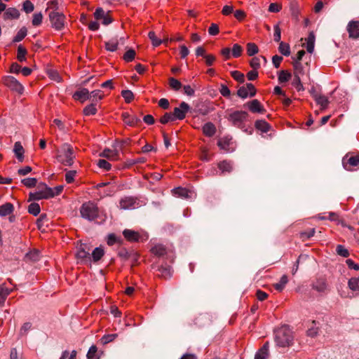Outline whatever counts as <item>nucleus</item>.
<instances>
[{"mask_svg":"<svg viewBox=\"0 0 359 359\" xmlns=\"http://www.w3.org/2000/svg\"><path fill=\"white\" fill-rule=\"evenodd\" d=\"M293 334L290 329L287 326L278 328L275 332V341L280 347H287L292 345Z\"/></svg>","mask_w":359,"mask_h":359,"instance_id":"nucleus-1","label":"nucleus"},{"mask_svg":"<svg viewBox=\"0 0 359 359\" xmlns=\"http://www.w3.org/2000/svg\"><path fill=\"white\" fill-rule=\"evenodd\" d=\"M54 197L53 189L48 187L45 183H40L37 186V190L35 192H31L29 194V201H39Z\"/></svg>","mask_w":359,"mask_h":359,"instance_id":"nucleus-2","label":"nucleus"},{"mask_svg":"<svg viewBox=\"0 0 359 359\" xmlns=\"http://www.w3.org/2000/svg\"><path fill=\"white\" fill-rule=\"evenodd\" d=\"M73 148L69 144H64L57 156V161L65 165L71 166L74 163Z\"/></svg>","mask_w":359,"mask_h":359,"instance_id":"nucleus-3","label":"nucleus"},{"mask_svg":"<svg viewBox=\"0 0 359 359\" xmlns=\"http://www.w3.org/2000/svg\"><path fill=\"white\" fill-rule=\"evenodd\" d=\"M80 213L83 218L88 221H93L97 218L99 209L95 203L88 201L81 205L80 208Z\"/></svg>","mask_w":359,"mask_h":359,"instance_id":"nucleus-4","label":"nucleus"},{"mask_svg":"<svg viewBox=\"0 0 359 359\" xmlns=\"http://www.w3.org/2000/svg\"><path fill=\"white\" fill-rule=\"evenodd\" d=\"M2 83L12 91L18 94H22L24 92L23 86L13 76H5L2 78Z\"/></svg>","mask_w":359,"mask_h":359,"instance_id":"nucleus-5","label":"nucleus"},{"mask_svg":"<svg viewBox=\"0 0 359 359\" xmlns=\"http://www.w3.org/2000/svg\"><path fill=\"white\" fill-rule=\"evenodd\" d=\"M248 117V112L245 111H235L229 114L227 118L234 126L241 128L243 123L247 121Z\"/></svg>","mask_w":359,"mask_h":359,"instance_id":"nucleus-6","label":"nucleus"},{"mask_svg":"<svg viewBox=\"0 0 359 359\" xmlns=\"http://www.w3.org/2000/svg\"><path fill=\"white\" fill-rule=\"evenodd\" d=\"M189 105L187 103L182 102L180 103L179 107L174 108L172 114L175 121L183 120L186 117V115L189 112Z\"/></svg>","mask_w":359,"mask_h":359,"instance_id":"nucleus-7","label":"nucleus"},{"mask_svg":"<svg viewBox=\"0 0 359 359\" xmlns=\"http://www.w3.org/2000/svg\"><path fill=\"white\" fill-rule=\"evenodd\" d=\"M90 247L86 243H81L77 247L76 257L81 261H90Z\"/></svg>","mask_w":359,"mask_h":359,"instance_id":"nucleus-8","label":"nucleus"},{"mask_svg":"<svg viewBox=\"0 0 359 359\" xmlns=\"http://www.w3.org/2000/svg\"><path fill=\"white\" fill-rule=\"evenodd\" d=\"M94 16L96 20H102V22H113L116 21L110 11L105 12L102 8H97L95 13Z\"/></svg>","mask_w":359,"mask_h":359,"instance_id":"nucleus-9","label":"nucleus"},{"mask_svg":"<svg viewBox=\"0 0 359 359\" xmlns=\"http://www.w3.org/2000/svg\"><path fill=\"white\" fill-rule=\"evenodd\" d=\"M342 164L346 170L351 171L353 167H359V155L351 156L348 157L347 156L343 158Z\"/></svg>","mask_w":359,"mask_h":359,"instance_id":"nucleus-10","label":"nucleus"},{"mask_svg":"<svg viewBox=\"0 0 359 359\" xmlns=\"http://www.w3.org/2000/svg\"><path fill=\"white\" fill-rule=\"evenodd\" d=\"M137 201L131 196H126L122 198L119 201V207L123 210H130L135 208Z\"/></svg>","mask_w":359,"mask_h":359,"instance_id":"nucleus-11","label":"nucleus"},{"mask_svg":"<svg viewBox=\"0 0 359 359\" xmlns=\"http://www.w3.org/2000/svg\"><path fill=\"white\" fill-rule=\"evenodd\" d=\"M245 106H248L250 111L252 113L263 114L265 112L264 108L258 100H253L250 102H248L245 104Z\"/></svg>","mask_w":359,"mask_h":359,"instance_id":"nucleus-12","label":"nucleus"},{"mask_svg":"<svg viewBox=\"0 0 359 359\" xmlns=\"http://www.w3.org/2000/svg\"><path fill=\"white\" fill-rule=\"evenodd\" d=\"M121 116L124 123L129 126H135L141 121L140 118L136 115H131L128 112L123 113Z\"/></svg>","mask_w":359,"mask_h":359,"instance_id":"nucleus-13","label":"nucleus"},{"mask_svg":"<svg viewBox=\"0 0 359 359\" xmlns=\"http://www.w3.org/2000/svg\"><path fill=\"white\" fill-rule=\"evenodd\" d=\"M327 287V281L324 278H318L312 283V288L318 292H325Z\"/></svg>","mask_w":359,"mask_h":359,"instance_id":"nucleus-14","label":"nucleus"},{"mask_svg":"<svg viewBox=\"0 0 359 359\" xmlns=\"http://www.w3.org/2000/svg\"><path fill=\"white\" fill-rule=\"evenodd\" d=\"M73 97L76 100L83 102L87 100H90V93L87 88H82L80 90L76 91L73 95Z\"/></svg>","mask_w":359,"mask_h":359,"instance_id":"nucleus-15","label":"nucleus"},{"mask_svg":"<svg viewBox=\"0 0 359 359\" xmlns=\"http://www.w3.org/2000/svg\"><path fill=\"white\" fill-rule=\"evenodd\" d=\"M269 356V343L266 341L255 355V359H266Z\"/></svg>","mask_w":359,"mask_h":359,"instance_id":"nucleus-16","label":"nucleus"},{"mask_svg":"<svg viewBox=\"0 0 359 359\" xmlns=\"http://www.w3.org/2000/svg\"><path fill=\"white\" fill-rule=\"evenodd\" d=\"M100 156L107 158L111 161H115L118 158V151L116 149H104L102 152L100 154Z\"/></svg>","mask_w":359,"mask_h":359,"instance_id":"nucleus-17","label":"nucleus"},{"mask_svg":"<svg viewBox=\"0 0 359 359\" xmlns=\"http://www.w3.org/2000/svg\"><path fill=\"white\" fill-rule=\"evenodd\" d=\"M13 152L19 162L24 161L25 150L20 142H16L14 144Z\"/></svg>","mask_w":359,"mask_h":359,"instance_id":"nucleus-18","label":"nucleus"},{"mask_svg":"<svg viewBox=\"0 0 359 359\" xmlns=\"http://www.w3.org/2000/svg\"><path fill=\"white\" fill-rule=\"evenodd\" d=\"M306 41V50L309 53H313L314 50V44L316 41V36L313 31H311L309 34V36L306 39H305Z\"/></svg>","mask_w":359,"mask_h":359,"instance_id":"nucleus-19","label":"nucleus"},{"mask_svg":"<svg viewBox=\"0 0 359 359\" xmlns=\"http://www.w3.org/2000/svg\"><path fill=\"white\" fill-rule=\"evenodd\" d=\"M49 20L51 22H64L66 16L62 13L51 11L49 13Z\"/></svg>","mask_w":359,"mask_h":359,"instance_id":"nucleus-20","label":"nucleus"},{"mask_svg":"<svg viewBox=\"0 0 359 359\" xmlns=\"http://www.w3.org/2000/svg\"><path fill=\"white\" fill-rule=\"evenodd\" d=\"M20 15L19 11L15 8H8L4 13V19L5 20H11L17 19Z\"/></svg>","mask_w":359,"mask_h":359,"instance_id":"nucleus-21","label":"nucleus"},{"mask_svg":"<svg viewBox=\"0 0 359 359\" xmlns=\"http://www.w3.org/2000/svg\"><path fill=\"white\" fill-rule=\"evenodd\" d=\"M347 31L350 38H359V24H348Z\"/></svg>","mask_w":359,"mask_h":359,"instance_id":"nucleus-22","label":"nucleus"},{"mask_svg":"<svg viewBox=\"0 0 359 359\" xmlns=\"http://www.w3.org/2000/svg\"><path fill=\"white\" fill-rule=\"evenodd\" d=\"M12 289H8L5 286V284H0V305L3 306L4 302L9 295V294L12 292Z\"/></svg>","mask_w":359,"mask_h":359,"instance_id":"nucleus-23","label":"nucleus"},{"mask_svg":"<svg viewBox=\"0 0 359 359\" xmlns=\"http://www.w3.org/2000/svg\"><path fill=\"white\" fill-rule=\"evenodd\" d=\"M14 210V207L11 203H6L0 206V216L5 217L11 215Z\"/></svg>","mask_w":359,"mask_h":359,"instance_id":"nucleus-24","label":"nucleus"},{"mask_svg":"<svg viewBox=\"0 0 359 359\" xmlns=\"http://www.w3.org/2000/svg\"><path fill=\"white\" fill-rule=\"evenodd\" d=\"M124 237L129 241H138L140 235L137 231L125 229L123 232Z\"/></svg>","mask_w":359,"mask_h":359,"instance_id":"nucleus-25","label":"nucleus"},{"mask_svg":"<svg viewBox=\"0 0 359 359\" xmlns=\"http://www.w3.org/2000/svg\"><path fill=\"white\" fill-rule=\"evenodd\" d=\"M231 144V138L227 137L220 139L218 142V147L226 152L230 151V144Z\"/></svg>","mask_w":359,"mask_h":359,"instance_id":"nucleus-26","label":"nucleus"},{"mask_svg":"<svg viewBox=\"0 0 359 359\" xmlns=\"http://www.w3.org/2000/svg\"><path fill=\"white\" fill-rule=\"evenodd\" d=\"M313 98L317 102V104H320L321 106L322 109H325L327 107V105L329 104V100L327 97L324 95H321L319 94H314Z\"/></svg>","mask_w":359,"mask_h":359,"instance_id":"nucleus-27","label":"nucleus"},{"mask_svg":"<svg viewBox=\"0 0 359 359\" xmlns=\"http://www.w3.org/2000/svg\"><path fill=\"white\" fill-rule=\"evenodd\" d=\"M203 132L206 136L212 137L216 132V128L212 123L208 122L203 126Z\"/></svg>","mask_w":359,"mask_h":359,"instance_id":"nucleus-28","label":"nucleus"},{"mask_svg":"<svg viewBox=\"0 0 359 359\" xmlns=\"http://www.w3.org/2000/svg\"><path fill=\"white\" fill-rule=\"evenodd\" d=\"M151 252L157 256V257H162L167 253L166 248L164 245L161 244H157L155 245L151 250Z\"/></svg>","mask_w":359,"mask_h":359,"instance_id":"nucleus-29","label":"nucleus"},{"mask_svg":"<svg viewBox=\"0 0 359 359\" xmlns=\"http://www.w3.org/2000/svg\"><path fill=\"white\" fill-rule=\"evenodd\" d=\"M218 168L222 172L230 173L233 170V165L230 161H223L218 163Z\"/></svg>","mask_w":359,"mask_h":359,"instance_id":"nucleus-30","label":"nucleus"},{"mask_svg":"<svg viewBox=\"0 0 359 359\" xmlns=\"http://www.w3.org/2000/svg\"><path fill=\"white\" fill-rule=\"evenodd\" d=\"M255 128L263 133H266L270 129V125L264 120H258L255 122Z\"/></svg>","mask_w":359,"mask_h":359,"instance_id":"nucleus-31","label":"nucleus"},{"mask_svg":"<svg viewBox=\"0 0 359 359\" xmlns=\"http://www.w3.org/2000/svg\"><path fill=\"white\" fill-rule=\"evenodd\" d=\"M118 42L117 39H111L104 42L105 49L108 51L114 52L118 49Z\"/></svg>","mask_w":359,"mask_h":359,"instance_id":"nucleus-32","label":"nucleus"},{"mask_svg":"<svg viewBox=\"0 0 359 359\" xmlns=\"http://www.w3.org/2000/svg\"><path fill=\"white\" fill-rule=\"evenodd\" d=\"M104 254V250L101 247H97L93 250L90 257L94 262H97L103 257Z\"/></svg>","mask_w":359,"mask_h":359,"instance_id":"nucleus-33","label":"nucleus"},{"mask_svg":"<svg viewBox=\"0 0 359 359\" xmlns=\"http://www.w3.org/2000/svg\"><path fill=\"white\" fill-rule=\"evenodd\" d=\"M27 29L25 27H22L15 36L13 39V42L17 43L21 41L27 35Z\"/></svg>","mask_w":359,"mask_h":359,"instance_id":"nucleus-34","label":"nucleus"},{"mask_svg":"<svg viewBox=\"0 0 359 359\" xmlns=\"http://www.w3.org/2000/svg\"><path fill=\"white\" fill-rule=\"evenodd\" d=\"M293 67H294V76L298 75V76H300L301 75L304 74V67H303L302 64L301 63V62L294 61Z\"/></svg>","mask_w":359,"mask_h":359,"instance_id":"nucleus-35","label":"nucleus"},{"mask_svg":"<svg viewBox=\"0 0 359 359\" xmlns=\"http://www.w3.org/2000/svg\"><path fill=\"white\" fill-rule=\"evenodd\" d=\"M173 192L175 194L184 198H189L190 194V191L188 189L182 187H177L174 189Z\"/></svg>","mask_w":359,"mask_h":359,"instance_id":"nucleus-36","label":"nucleus"},{"mask_svg":"<svg viewBox=\"0 0 359 359\" xmlns=\"http://www.w3.org/2000/svg\"><path fill=\"white\" fill-rule=\"evenodd\" d=\"M40 205L36 203H32L28 206V212L33 215L34 216H37L40 213Z\"/></svg>","mask_w":359,"mask_h":359,"instance_id":"nucleus-37","label":"nucleus"},{"mask_svg":"<svg viewBox=\"0 0 359 359\" xmlns=\"http://www.w3.org/2000/svg\"><path fill=\"white\" fill-rule=\"evenodd\" d=\"M27 51L26 48L22 46V45L18 46V54H17V59L20 62H23L26 60V54Z\"/></svg>","mask_w":359,"mask_h":359,"instance_id":"nucleus-38","label":"nucleus"},{"mask_svg":"<svg viewBox=\"0 0 359 359\" xmlns=\"http://www.w3.org/2000/svg\"><path fill=\"white\" fill-rule=\"evenodd\" d=\"M348 287L353 291H359V278H351L348 282Z\"/></svg>","mask_w":359,"mask_h":359,"instance_id":"nucleus-39","label":"nucleus"},{"mask_svg":"<svg viewBox=\"0 0 359 359\" xmlns=\"http://www.w3.org/2000/svg\"><path fill=\"white\" fill-rule=\"evenodd\" d=\"M279 52L283 55L288 56L290 54V47L288 43L280 42L278 47Z\"/></svg>","mask_w":359,"mask_h":359,"instance_id":"nucleus-40","label":"nucleus"},{"mask_svg":"<svg viewBox=\"0 0 359 359\" xmlns=\"http://www.w3.org/2000/svg\"><path fill=\"white\" fill-rule=\"evenodd\" d=\"M21 183L27 188H32L36 186L37 180L34 177L25 178L21 180Z\"/></svg>","mask_w":359,"mask_h":359,"instance_id":"nucleus-41","label":"nucleus"},{"mask_svg":"<svg viewBox=\"0 0 359 359\" xmlns=\"http://www.w3.org/2000/svg\"><path fill=\"white\" fill-rule=\"evenodd\" d=\"M148 36L149 39L151 41L152 45L154 47H157L160 46L161 43H163V41L158 38L156 37V33L153 31H151L148 34Z\"/></svg>","mask_w":359,"mask_h":359,"instance_id":"nucleus-42","label":"nucleus"},{"mask_svg":"<svg viewBox=\"0 0 359 359\" xmlns=\"http://www.w3.org/2000/svg\"><path fill=\"white\" fill-rule=\"evenodd\" d=\"M175 121V120L171 112L165 113L159 119L160 123L164 125Z\"/></svg>","mask_w":359,"mask_h":359,"instance_id":"nucleus-43","label":"nucleus"},{"mask_svg":"<svg viewBox=\"0 0 359 359\" xmlns=\"http://www.w3.org/2000/svg\"><path fill=\"white\" fill-rule=\"evenodd\" d=\"M291 76H292L290 72H288L287 71L281 70L279 72L278 81L280 83L287 82L290 79Z\"/></svg>","mask_w":359,"mask_h":359,"instance_id":"nucleus-44","label":"nucleus"},{"mask_svg":"<svg viewBox=\"0 0 359 359\" xmlns=\"http://www.w3.org/2000/svg\"><path fill=\"white\" fill-rule=\"evenodd\" d=\"M97 348L96 346L93 345L90 347L87 353L88 359H99L100 357L97 355Z\"/></svg>","mask_w":359,"mask_h":359,"instance_id":"nucleus-45","label":"nucleus"},{"mask_svg":"<svg viewBox=\"0 0 359 359\" xmlns=\"http://www.w3.org/2000/svg\"><path fill=\"white\" fill-rule=\"evenodd\" d=\"M287 276L286 275H283L280 278L279 283L274 284V287L276 288V290L281 291L284 288L285 285L287 284Z\"/></svg>","mask_w":359,"mask_h":359,"instance_id":"nucleus-46","label":"nucleus"},{"mask_svg":"<svg viewBox=\"0 0 359 359\" xmlns=\"http://www.w3.org/2000/svg\"><path fill=\"white\" fill-rule=\"evenodd\" d=\"M135 55H136V53H135V50L130 48L125 53V54L123 56V59L126 62H131L135 59Z\"/></svg>","mask_w":359,"mask_h":359,"instance_id":"nucleus-47","label":"nucleus"},{"mask_svg":"<svg viewBox=\"0 0 359 359\" xmlns=\"http://www.w3.org/2000/svg\"><path fill=\"white\" fill-rule=\"evenodd\" d=\"M97 112L95 104L92 103L83 109V114L86 116L94 115Z\"/></svg>","mask_w":359,"mask_h":359,"instance_id":"nucleus-48","label":"nucleus"},{"mask_svg":"<svg viewBox=\"0 0 359 359\" xmlns=\"http://www.w3.org/2000/svg\"><path fill=\"white\" fill-rule=\"evenodd\" d=\"M259 51L258 47L255 43H249L247 44V53L249 56H252Z\"/></svg>","mask_w":359,"mask_h":359,"instance_id":"nucleus-49","label":"nucleus"},{"mask_svg":"<svg viewBox=\"0 0 359 359\" xmlns=\"http://www.w3.org/2000/svg\"><path fill=\"white\" fill-rule=\"evenodd\" d=\"M121 95L127 103H130L134 99V95L130 90H122Z\"/></svg>","mask_w":359,"mask_h":359,"instance_id":"nucleus-50","label":"nucleus"},{"mask_svg":"<svg viewBox=\"0 0 359 359\" xmlns=\"http://www.w3.org/2000/svg\"><path fill=\"white\" fill-rule=\"evenodd\" d=\"M292 85L298 91L304 90V86L301 82L300 76H298V75H294L292 81Z\"/></svg>","mask_w":359,"mask_h":359,"instance_id":"nucleus-51","label":"nucleus"},{"mask_svg":"<svg viewBox=\"0 0 359 359\" xmlns=\"http://www.w3.org/2000/svg\"><path fill=\"white\" fill-rule=\"evenodd\" d=\"M26 258L28 260L36 262L39 259V252L38 250H33L26 254Z\"/></svg>","mask_w":359,"mask_h":359,"instance_id":"nucleus-52","label":"nucleus"},{"mask_svg":"<svg viewBox=\"0 0 359 359\" xmlns=\"http://www.w3.org/2000/svg\"><path fill=\"white\" fill-rule=\"evenodd\" d=\"M117 336V334H105L101 338V342L102 344H107L113 341Z\"/></svg>","mask_w":359,"mask_h":359,"instance_id":"nucleus-53","label":"nucleus"},{"mask_svg":"<svg viewBox=\"0 0 359 359\" xmlns=\"http://www.w3.org/2000/svg\"><path fill=\"white\" fill-rule=\"evenodd\" d=\"M169 84L170 86L175 90H178L182 87V83L180 81L172 77L169 79Z\"/></svg>","mask_w":359,"mask_h":359,"instance_id":"nucleus-54","label":"nucleus"},{"mask_svg":"<svg viewBox=\"0 0 359 359\" xmlns=\"http://www.w3.org/2000/svg\"><path fill=\"white\" fill-rule=\"evenodd\" d=\"M318 334V327L316 326V322H312V326L307 330V335L311 337H314Z\"/></svg>","mask_w":359,"mask_h":359,"instance_id":"nucleus-55","label":"nucleus"},{"mask_svg":"<svg viewBox=\"0 0 359 359\" xmlns=\"http://www.w3.org/2000/svg\"><path fill=\"white\" fill-rule=\"evenodd\" d=\"M34 4L30 1L26 0L23 2L22 9L25 13H29L34 11Z\"/></svg>","mask_w":359,"mask_h":359,"instance_id":"nucleus-56","label":"nucleus"},{"mask_svg":"<svg viewBox=\"0 0 359 359\" xmlns=\"http://www.w3.org/2000/svg\"><path fill=\"white\" fill-rule=\"evenodd\" d=\"M32 323L29 322L25 323L20 330V335L25 336L27 332L32 329Z\"/></svg>","mask_w":359,"mask_h":359,"instance_id":"nucleus-57","label":"nucleus"},{"mask_svg":"<svg viewBox=\"0 0 359 359\" xmlns=\"http://www.w3.org/2000/svg\"><path fill=\"white\" fill-rule=\"evenodd\" d=\"M102 97L103 94L100 90H95L90 93V99L93 98V101L100 100Z\"/></svg>","mask_w":359,"mask_h":359,"instance_id":"nucleus-58","label":"nucleus"},{"mask_svg":"<svg viewBox=\"0 0 359 359\" xmlns=\"http://www.w3.org/2000/svg\"><path fill=\"white\" fill-rule=\"evenodd\" d=\"M336 250L337 254L343 257H348L349 256L348 250L341 245H338Z\"/></svg>","mask_w":359,"mask_h":359,"instance_id":"nucleus-59","label":"nucleus"},{"mask_svg":"<svg viewBox=\"0 0 359 359\" xmlns=\"http://www.w3.org/2000/svg\"><path fill=\"white\" fill-rule=\"evenodd\" d=\"M231 76L238 82L243 83L245 81L244 74L238 71H233L231 73Z\"/></svg>","mask_w":359,"mask_h":359,"instance_id":"nucleus-60","label":"nucleus"},{"mask_svg":"<svg viewBox=\"0 0 359 359\" xmlns=\"http://www.w3.org/2000/svg\"><path fill=\"white\" fill-rule=\"evenodd\" d=\"M48 74L50 79L53 81H55L57 82H60L62 81L61 76H60L59 73L55 70H48Z\"/></svg>","mask_w":359,"mask_h":359,"instance_id":"nucleus-61","label":"nucleus"},{"mask_svg":"<svg viewBox=\"0 0 359 359\" xmlns=\"http://www.w3.org/2000/svg\"><path fill=\"white\" fill-rule=\"evenodd\" d=\"M130 253L131 250L129 251L125 248H122L118 251V255L123 261H126L129 260Z\"/></svg>","mask_w":359,"mask_h":359,"instance_id":"nucleus-62","label":"nucleus"},{"mask_svg":"<svg viewBox=\"0 0 359 359\" xmlns=\"http://www.w3.org/2000/svg\"><path fill=\"white\" fill-rule=\"evenodd\" d=\"M242 51V47L238 43H235L232 48V55L234 57H238L241 55Z\"/></svg>","mask_w":359,"mask_h":359,"instance_id":"nucleus-63","label":"nucleus"},{"mask_svg":"<svg viewBox=\"0 0 359 359\" xmlns=\"http://www.w3.org/2000/svg\"><path fill=\"white\" fill-rule=\"evenodd\" d=\"M69 353L68 351H64L60 359H76V351L75 350L72 351L69 356Z\"/></svg>","mask_w":359,"mask_h":359,"instance_id":"nucleus-64","label":"nucleus"}]
</instances>
